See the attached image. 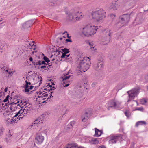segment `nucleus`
<instances>
[{"mask_svg":"<svg viewBox=\"0 0 148 148\" xmlns=\"http://www.w3.org/2000/svg\"><path fill=\"white\" fill-rule=\"evenodd\" d=\"M62 37L64 38V40H65V38H66V34H65L63 35V34H62Z\"/></svg>","mask_w":148,"mask_h":148,"instance_id":"48","label":"nucleus"},{"mask_svg":"<svg viewBox=\"0 0 148 148\" xmlns=\"http://www.w3.org/2000/svg\"><path fill=\"white\" fill-rule=\"evenodd\" d=\"M76 13H77V16L74 18V15L75 14V13L72 11L69 12L68 13H67V14H68L67 19L69 20L70 21H71L72 20L74 19V21H78L80 18H82L83 17V16L82 15H80V17L78 16L81 13V12L77 11Z\"/></svg>","mask_w":148,"mask_h":148,"instance_id":"5","label":"nucleus"},{"mask_svg":"<svg viewBox=\"0 0 148 148\" xmlns=\"http://www.w3.org/2000/svg\"><path fill=\"white\" fill-rule=\"evenodd\" d=\"M29 60H30V61L31 62H32V61H33V58H32V57H30V58H29Z\"/></svg>","mask_w":148,"mask_h":148,"instance_id":"52","label":"nucleus"},{"mask_svg":"<svg viewBox=\"0 0 148 148\" xmlns=\"http://www.w3.org/2000/svg\"><path fill=\"white\" fill-rule=\"evenodd\" d=\"M40 68L41 69H44L45 70H46L47 69H48V66H47L45 65L42 66L40 67Z\"/></svg>","mask_w":148,"mask_h":148,"instance_id":"34","label":"nucleus"},{"mask_svg":"<svg viewBox=\"0 0 148 148\" xmlns=\"http://www.w3.org/2000/svg\"><path fill=\"white\" fill-rule=\"evenodd\" d=\"M140 101L141 104H145L147 102L146 100L144 98L140 99Z\"/></svg>","mask_w":148,"mask_h":148,"instance_id":"27","label":"nucleus"},{"mask_svg":"<svg viewBox=\"0 0 148 148\" xmlns=\"http://www.w3.org/2000/svg\"><path fill=\"white\" fill-rule=\"evenodd\" d=\"M25 82H26V84H27V85H31L30 82H28L27 81H25Z\"/></svg>","mask_w":148,"mask_h":148,"instance_id":"43","label":"nucleus"},{"mask_svg":"<svg viewBox=\"0 0 148 148\" xmlns=\"http://www.w3.org/2000/svg\"><path fill=\"white\" fill-rule=\"evenodd\" d=\"M97 27L93 24L89 23L80 29L82 34L86 36H92L95 34L97 31Z\"/></svg>","mask_w":148,"mask_h":148,"instance_id":"1","label":"nucleus"},{"mask_svg":"<svg viewBox=\"0 0 148 148\" xmlns=\"http://www.w3.org/2000/svg\"><path fill=\"white\" fill-rule=\"evenodd\" d=\"M20 104V105H22V107H23V106H22V105H23V103L21 101V102H20V104Z\"/></svg>","mask_w":148,"mask_h":148,"instance_id":"57","label":"nucleus"},{"mask_svg":"<svg viewBox=\"0 0 148 148\" xmlns=\"http://www.w3.org/2000/svg\"><path fill=\"white\" fill-rule=\"evenodd\" d=\"M65 34H66V37H67L68 38H70V37L69 36V34L68 33H67L66 31L63 33V35Z\"/></svg>","mask_w":148,"mask_h":148,"instance_id":"38","label":"nucleus"},{"mask_svg":"<svg viewBox=\"0 0 148 148\" xmlns=\"http://www.w3.org/2000/svg\"><path fill=\"white\" fill-rule=\"evenodd\" d=\"M24 110V115H25V114H27V113L29 112V110L27 109V108H25L23 109Z\"/></svg>","mask_w":148,"mask_h":148,"instance_id":"32","label":"nucleus"},{"mask_svg":"<svg viewBox=\"0 0 148 148\" xmlns=\"http://www.w3.org/2000/svg\"><path fill=\"white\" fill-rule=\"evenodd\" d=\"M122 136L121 134H117L115 135H112L110 137V140L109 141L110 144H112L116 143L117 141L121 140Z\"/></svg>","mask_w":148,"mask_h":148,"instance_id":"8","label":"nucleus"},{"mask_svg":"<svg viewBox=\"0 0 148 148\" xmlns=\"http://www.w3.org/2000/svg\"><path fill=\"white\" fill-rule=\"evenodd\" d=\"M42 123V119L40 117H39L34 121L33 126H38L41 125Z\"/></svg>","mask_w":148,"mask_h":148,"instance_id":"14","label":"nucleus"},{"mask_svg":"<svg viewBox=\"0 0 148 148\" xmlns=\"http://www.w3.org/2000/svg\"><path fill=\"white\" fill-rule=\"evenodd\" d=\"M120 3L117 1L113 2L110 5L109 8L110 9L115 11L118 10L120 8Z\"/></svg>","mask_w":148,"mask_h":148,"instance_id":"10","label":"nucleus"},{"mask_svg":"<svg viewBox=\"0 0 148 148\" xmlns=\"http://www.w3.org/2000/svg\"><path fill=\"white\" fill-rule=\"evenodd\" d=\"M130 16L128 14H124L121 16L120 18L119 19L121 22L124 23L128 22L130 20Z\"/></svg>","mask_w":148,"mask_h":148,"instance_id":"13","label":"nucleus"},{"mask_svg":"<svg viewBox=\"0 0 148 148\" xmlns=\"http://www.w3.org/2000/svg\"><path fill=\"white\" fill-rule=\"evenodd\" d=\"M89 44L90 45V47L91 50L93 51L96 52V49L95 47V46H94L93 43L92 42H89Z\"/></svg>","mask_w":148,"mask_h":148,"instance_id":"22","label":"nucleus"},{"mask_svg":"<svg viewBox=\"0 0 148 148\" xmlns=\"http://www.w3.org/2000/svg\"><path fill=\"white\" fill-rule=\"evenodd\" d=\"M90 59L88 57H84L83 59L81 60L78 66V69L82 72L86 71L89 68L91 63Z\"/></svg>","mask_w":148,"mask_h":148,"instance_id":"2","label":"nucleus"},{"mask_svg":"<svg viewBox=\"0 0 148 148\" xmlns=\"http://www.w3.org/2000/svg\"><path fill=\"white\" fill-rule=\"evenodd\" d=\"M145 79L148 82V74L147 75L145 76Z\"/></svg>","mask_w":148,"mask_h":148,"instance_id":"49","label":"nucleus"},{"mask_svg":"<svg viewBox=\"0 0 148 148\" xmlns=\"http://www.w3.org/2000/svg\"><path fill=\"white\" fill-rule=\"evenodd\" d=\"M9 98V96L8 95L6 97V98L4 100L3 102H7Z\"/></svg>","mask_w":148,"mask_h":148,"instance_id":"37","label":"nucleus"},{"mask_svg":"<svg viewBox=\"0 0 148 148\" xmlns=\"http://www.w3.org/2000/svg\"><path fill=\"white\" fill-rule=\"evenodd\" d=\"M139 92V90L137 88H134L130 91L127 92L129 95V99L127 101V102L130 101L133 99L136 96Z\"/></svg>","mask_w":148,"mask_h":148,"instance_id":"6","label":"nucleus"},{"mask_svg":"<svg viewBox=\"0 0 148 148\" xmlns=\"http://www.w3.org/2000/svg\"><path fill=\"white\" fill-rule=\"evenodd\" d=\"M41 62L42 64L47 65L48 64H47L45 62V60L41 61Z\"/></svg>","mask_w":148,"mask_h":148,"instance_id":"42","label":"nucleus"},{"mask_svg":"<svg viewBox=\"0 0 148 148\" xmlns=\"http://www.w3.org/2000/svg\"><path fill=\"white\" fill-rule=\"evenodd\" d=\"M10 70H8V73L9 74H11V72H10Z\"/></svg>","mask_w":148,"mask_h":148,"instance_id":"61","label":"nucleus"},{"mask_svg":"<svg viewBox=\"0 0 148 148\" xmlns=\"http://www.w3.org/2000/svg\"><path fill=\"white\" fill-rule=\"evenodd\" d=\"M48 64V63H47ZM49 64H48V66H48V69H49V68H51V66H52V65L51 64H50L49 63Z\"/></svg>","mask_w":148,"mask_h":148,"instance_id":"51","label":"nucleus"},{"mask_svg":"<svg viewBox=\"0 0 148 148\" xmlns=\"http://www.w3.org/2000/svg\"><path fill=\"white\" fill-rule=\"evenodd\" d=\"M147 90H148V85L147 86Z\"/></svg>","mask_w":148,"mask_h":148,"instance_id":"64","label":"nucleus"},{"mask_svg":"<svg viewBox=\"0 0 148 148\" xmlns=\"http://www.w3.org/2000/svg\"><path fill=\"white\" fill-rule=\"evenodd\" d=\"M97 83L96 82H93L92 85V87H94L95 85Z\"/></svg>","mask_w":148,"mask_h":148,"instance_id":"44","label":"nucleus"},{"mask_svg":"<svg viewBox=\"0 0 148 148\" xmlns=\"http://www.w3.org/2000/svg\"><path fill=\"white\" fill-rule=\"evenodd\" d=\"M103 62L101 60H99L97 64L95 66L96 69H100L102 67Z\"/></svg>","mask_w":148,"mask_h":148,"instance_id":"18","label":"nucleus"},{"mask_svg":"<svg viewBox=\"0 0 148 148\" xmlns=\"http://www.w3.org/2000/svg\"><path fill=\"white\" fill-rule=\"evenodd\" d=\"M9 70L8 69H7L5 70V71L8 72V70Z\"/></svg>","mask_w":148,"mask_h":148,"instance_id":"63","label":"nucleus"},{"mask_svg":"<svg viewBox=\"0 0 148 148\" xmlns=\"http://www.w3.org/2000/svg\"><path fill=\"white\" fill-rule=\"evenodd\" d=\"M120 104V103L117 100L114 99L108 101L106 103V105L107 107L108 110H109L110 108L115 107Z\"/></svg>","mask_w":148,"mask_h":148,"instance_id":"7","label":"nucleus"},{"mask_svg":"<svg viewBox=\"0 0 148 148\" xmlns=\"http://www.w3.org/2000/svg\"><path fill=\"white\" fill-rule=\"evenodd\" d=\"M32 22L31 21H28L23 24V26L28 28L30 27Z\"/></svg>","mask_w":148,"mask_h":148,"instance_id":"23","label":"nucleus"},{"mask_svg":"<svg viewBox=\"0 0 148 148\" xmlns=\"http://www.w3.org/2000/svg\"><path fill=\"white\" fill-rule=\"evenodd\" d=\"M70 125H69V124H68L67 125V128L68 129H72L73 128V127L72 126H70Z\"/></svg>","mask_w":148,"mask_h":148,"instance_id":"39","label":"nucleus"},{"mask_svg":"<svg viewBox=\"0 0 148 148\" xmlns=\"http://www.w3.org/2000/svg\"><path fill=\"white\" fill-rule=\"evenodd\" d=\"M7 90H8L7 88H5V90H4L5 92H6L7 91Z\"/></svg>","mask_w":148,"mask_h":148,"instance_id":"59","label":"nucleus"},{"mask_svg":"<svg viewBox=\"0 0 148 148\" xmlns=\"http://www.w3.org/2000/svg\"><path fill=\"white\" fill-rule=\"evenodd\" d=\"M106 13L103 9L92 12L91 13L92 18L95 22H99L106 17Z\"/></svg>","mask_w":148,"mask_h":148,"instance_id":"3","label":"nucleus"},{"mask_svg":"<svg viewBox=\"0 0 148 148\" xmlns=\"http://www.w3.org/2000/svg\"><path fill=\"white\" fill-rule=\"evenodd\" d=\"M3 135V131L1 130H0V138Z\"/></svg>","mask_w":148,"mask_h":148,"instance_id":"41","label":"nucleus"},{"mask_svg":"<svg viewBox=\"0 0 148 148\" xmlns=\"http://www.w3.org/2000/svg\"><path fill=\"white\" fill-rule=\"evenodd\" d=\"M16 119H17L16 117L14 116L10 119H8L7 120V121L8 124L13 125L16 122Z\"/></svg>","mask_w":148,"mask_h":148,"instance_id":"16","label":"nucleus"},{"mask_svg":"<svg viewBox=\"0 0 148 148\" xmlns=\"http://www.w3.org/2000/svg\"><path fill=\"white\" fill-rule=\"evenodd\" d=\"M98 148H106L105 146L103 145H102L99 147Z\"/></svg>","mask_w":148,"mask_h":148,"instance_id":"45","label":"nucleus"},{"mask_svg":"<svg viewBox=\"0 0 148 148\" xmlns=\"http://www.w3.org/2000/svg\"><path fill=\"white\" fill-rule=\"evenodd\" d=\"M125 115L128 117V114L127 113V112H125Z\"/></svg>","mask_w":148,"mask_h":148,"instance_id":"53","label":"nucleus"},{"mask_svg":"<svg viewBox=\"0 0 148 148\" xmlns=\"http://www.w3.org/2000/svg\"><path fill=\"white\" fill-rule=\"evenodd\" d=\"M20 114L21 115V114L24 115V110L23 109H21L20 110Z\"/></svg>","mask_w":148,"mask_h":148,"instance_id":"35","label":"nucleus"},{"mask_svg":"<svg viewBox=\"0 0 148 148\" xmlns=\"http://www.w3.org/2000/svg\"><path fill=\"white\" fill-rule=\"evenodd\" d=\"M6 141L8 143L10 142V139L9 140L7 139V138H6Z\"/></svg>","mask_w":148,"mask_h":148,"instance_id":"60","label":"nucleus"},{"mask_svg":"<svg viewBox=\"0 0 148 148\" xmlns=\"http://www.w3.org/2000/svg\"><path fill=\"white\" fill-rule=\"evenodd\" d=\"M62 51L64 53L66 54L69 53L68 49H67L64 48L63 49Z\"/></svg>","mask_w":148,"mask_h":148,"instance_id":"33","label":"nucleus"},{"mask_svg":"<svg viewBox=\"0 0 148 148\" xmlns=\"http://www.w3.org/2000/svg\"><path fill=\"white\" fill-rule=\"evenodd\" d=\"M66 54H65V53H62L61 56V58H64L65 57V56H66Z\"/></svg>","mask_w":148,"mask_h":148,"instance_id":"40","label":"nucleus"},{"mask_svg":"<svg viewBox=\"0 0 148 148\" xmlns=\"http://www.w3.org/2000/svg\"><path fill=\"white\" fill-rule=\"evenodd\" d=\"M64 148H85L84 147L78 146V145L75 143H72L67 144Z\"/></svg>","mask_w":148,"mask_h":148,"instance_id":"12","label":"nucleus"},{"mask_svg":"<svg viewBox=\"0 0 148 148\" xmlns=\"http://www.w3.org/2000/svg\"><path fill=\"white\" fill-rule=\"evenodd\" d=\"M146 122L144 121H140L138 122L136 124V126L138 127L139 125H145Z\"/></svg>","mask_w":148,"mask_h":148,"instance_id":"24","label":"nucleus"},{"mask_svg":"<svg viewBox=\"0 0 148 148\" xmlns=\"http://www.w3.org/2000/svg\"><path fill=\"white\" fill-rule=\"evenodd\" d=\"M95 134L94 136L98 137L100 136L102 134V132L101 130H98L97 128L95 129Z\"/></svg>","mask_w":148,"mask_h":148,"instance_id":"15","label":"nucleus"},{"mask_svg":"<svg viewBox=\"0 0 148 148\" xmlns=\"http://www.w3.org/2000/svg\"><path fill=\"white\" fill-rule=\"evenodd\" d=\"M43 59L45 61L47 62V63H48L50 61V60H49V59L46 56H44L43 57Z\"/></svg>","mask_w":148,"mask_h":148,"instance_id":"29","label":"nucleus"},{"mask_svg":"<svg viewBox=\"0 0 148 148\" xmlns=\"http://www.w3.org/2000/svg\"><path fill=\"white\" fill-rule=\"evenodd\" d=\"M19 101H17V102H13L9 104L10 105V109L12 111H14L16 110L18 108L17 106H19L20 107H22V105H20Z\"/></svg>","mask_w":148,"mask_h":148,"instance_id":"9","label":"nucleus"},{"mask_svg":"<svg viewBox=\"0 0 148 148\" xmlns=\"http://www.w3.org/2000/svg\"><path fill=\"white\" fill-rule=\"evenodd\" d=\"M87 112H86L82 116V121L84 122L88 119V118L89 114Z\"/></svg>","mask_w":148,"mask_h":148,"instance_id":"17","label":"nucleus"},{"mask_svg":"<svg viewBox=\"0 0 148 148\" xmlns=\"http://www.w3.org/2000/svg\"><path fill=\"white\" fill-rule=\"evenodd\" d=\"M76 122L74 121H71L69 124L70 126H71L73 128L75 125Z\"/></svg>","mask_w":148,"mask_h":148,"instance_id":"26","label":"nucleus"},{"mask_svg":"<svg viewBox=\"0 0 148 148\" xmlns=\"http://www.w3.org/2000/svg\"><path fill=\"white\" fill-rule=\"evenodd\" d=\"M110 41V38L108 39V40H107V41L106 42V43H107L109 42Z\"/></svg>","mask_w":148,"mask_h":148,"instance_id":"58","label":"nucleus"},{"mask_svg":"<svg viewBox=\"0 0 148 148\" xmlns=\"http://www.w3.org/2000/svg\"><path fill=\"white\" fill-rule=\"evenodd\" d=\"M110 16L112 18H113V17H115V15L114 14H111L110 15Z\"/></svg>","mask_w":148,"mask_h":148,"instance_id":"55","label":"nucleus"},{"mask_svg":"<svg viewBox=\"0 0 148 148\" xmlns=\"http://www.w3.org/2000/svg\"><path fill=\"white\" fill-rule=\"evenodd\" d=\"M135 110L143 111V108L142 107H137L136 109Z\"/></svg>","mask_w":148,"mask_h":148,"instance_id":"31","label":"nucleus"},{"mask_svg":"<svg viewBox=\"0 0 148 148\" xmlns=\"http://www.w3.org/2000/svg\"><path fill=\"white\" fill-rule=\"evenodd\" d=\"M108 31V35L109 36H110V30H107Z\"/></svg>","mask_w":148,"mask_h":148,"instance_id":"50","label":"nucleus"},{"mask_svg":"<svg viewBox=\"0 0 148 148\" xmlns=\"http://www.w3.org/2000/svg\"><path fill=\"white\" fill-rule=\"evenodd\" d=\"M70 75H69L68 73H66L64 74V75L62 77L63 81L64 84H65V81L66 80L68 79L70 77Z\"/></svg>","mask_w":148,"mask_h":148,"instance_id":"19","label":"nucleus"},{"mask_svg":"<svg viewBox=\"0 0 148 148\" xmlns=\"http://www.w3.org/2000/svg\"><path fill=\"white\" fill-rule=\"evenodd\" d=\"M33 64H35V62H32ZM35 64L36 65H39L40 66L42 64V62L41 61L39 60L38 62H36V63Z\"/></svg>","mask_w":148,"mask_h":148,"instance_id":"30","label":"nucleus"},{"mask_svg":"<svg viewBox=\"0 0 148 148\" xmlns=\"http://www.w3.org/2000/svg\"><path fill=\"white\" fill-rule=\"evenodd\" d=\"M44 91L39 92L37 97L36 99V101H38L39 103H44L45 101V100L49 98L47 91L48 90L47 88H44Z\"/></svg>","mask_w":148,"mask_h":148,"instance_id":"4","label":"nucleus"},{"mask_svg":"<svg viewBox=\"0 0 148 148\" xmlns=\"http://www.w3.org/2000/svg\"><path fill=\"white\" fill-rule=\"evenodd\" d=\"M69 55H66V56H65L66 57V58H67L68 57H69Z\"/></svg>","mask_w":148,"mask_h":148,"instance_id":"62","label":"nucleus"},{"mask_svg":"<svg viewBox=\"0 0 148 148\" xmlns=\"http://www.w3.org/2000/svg\"><path fill=\"white\" fill-rule=\"evenodd\" d=\"M90 141L92 144H97L99 143V141L98 139L95 138H92L91 140H90Z\"/></svg>","mask_w":148,"mask_h":148,"instance_id":"21","label":"nucleus"},{"mask_svg":"<svg viewBox=\"0 0 148 148\" xmlns=\"http://www.w3.org/2000/svg\"><path fill=\"white\" fill-rule=\"evenodd\" d=\"M34 41H33L29 44V47H30L29 49H31V50H34L35 49V45H34Z\"/></svg>","mask_w":148,"mask_h":148,"instance_id":"20","label":"nucleus"},{"mask_svg":"<svg viewBox=\"0 0 148 148\" xmlns=\"http://www.w3.org/2000/svg\"><path fill=\"white\" fill-rule=\"evenodd\" d=\"M58 40L62 41L64 40H64V38L62 37H58Z\"/></svg>","mask_w":148,"mask_h":148,"instance_id":"36","label":"nucleus"},{"mask_svg":"<svg viewBox=\"0 0 148 148\" xmlns=\"http://www.w3.org/2000/svg\"><path fill=\"white\" fill-rule=\"evenodd\" d=\"M18 116V117L21 116V115L20 114V112L19 111L14 115V116L16 117L17 119H19V120L20 119V118H22L21 117H20L18 118V117H17Z\"/></svg>","mask_w":148,"mask_h":148,"instance_id":"25","label":"nucleus"},{"mask_svg":"<svg viewBox=\"0 0 148 148\" xmlns=\"http://www.w3.org/2000/svg\"><path fill=\"white\" fill-rule=\"evenodd\" d=\"M35 140L37 144H40L44 141V137L41 134H37L36 136Z\"/></svg>","mask_w":148,"mask_h":148,"instance_id":"11","label":"nucleus"},{"mask_svg":"<svg viewBox=\"0 0 148 148\" xmlns=\"http://www.w3.org/2000/svg\"><path fill=\"white\" fill-rule=\"evenodd\" d=\"M69 85V83H68V84H66L65 85H63V86L64 87H67V86H68Z\"/></svg>","mask_w":148,"mask_h":148,"instance_id":"56","label":"nucleus"},{"mask_svg":"<svg viewBox=\"0 0 148 148\" xmlns=\"http://www.w3.org/2000/svg\"><path fill=\"white\" fill-rule=\"evenodd\" d=\"M79 69V70L77 72V74L78 75H81V72L82 73V72L81 71H80V69Z\"/></svg>","mask_w":148,"mask_h":148,"instance_id":"47","label":"nucleus"},{"mask_svg":"<svg viewBox=\"0 0 148 148\" xmlns=\"http://www.w3.org/2000/svg\"><path fill=\"white\" fill-rule=\"evenodd\" d=\"M33 87L32 86H30L29 88V89L32 90V89Z\"/></svg>","mask_w":148,"mask_h":148,"instance_id":"54","label":"nucleus"},{"mask_svg":"<svg viewBox=\"0 0 148 148\" xmlns=\"http://www.w3.org/2000/svg\"><path fill=\"white\" fill-rule=\"evenodd\" d=\"M27 84H26L25 87V92H28L29 91V85H27Z\"/></svg>","mask_w":148,"mask_h":148,"instance_id":"28","label":"nucleus"},{"mask_svg":"<svg viewBox=\"0 0 148 148\" xmlns=\"http://www.w3.org/2000/svg\"><path fill=\"white\" fill-rule=\"evenodd\" d=\"M65 41L66 42H72V41L70 39H67L65 40Z\"/></svg>","mask_w":148,"mask_h":148,"instance_id":"46","label":"nucleus"}]
</instances>
